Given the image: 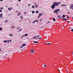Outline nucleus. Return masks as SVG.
Returning <instances> with one entry per match:
<instances>
[{"label":"nucleus","instance_id":"obj_28","mask_svg":"<svg viewBox=\"0 0 73 73\" xmlns=\"http://www.w3.org/2000/svg\"><path fill=\"white\" fill-rule=\"evenodd\" d=\"M22 29H20L19 31V32H20V31H21V30H22Z\"/></svg>","mask_w":73,"mask_h":73},{"label":"nucleus","instance_id":"obj_27","mask_svg":"<svg viewBox=\"0 0 73 73\" xmlns=\"http://www.w3.org/2000/svg\"><path fill=\"white\" fill-rule=\"evenodd\" d=\"M60 17V15H59L57 16V17Z\"/></svg>","mask_w":73,"mask_h":73},{"label":"nucleus","instance_id":"obj_42","mask_svg":"<svg viewBox=\"0 0 73 73\" xmlns=\"http://www.w3.org/2000/svg\"><path fill=\"white\" fill-rule=\"evenodd\" d=\"M28 6H31V4H28Z\"/></svg>","mask_w":73,"mask_h":73},{"label":"nucleus","instance_id":"obj_10","mask_svg":"<svg viewBox=\"0 0 73 73\" xmlns=\"http://www.w3.org/2000/svg\"><path fill=\"white\" fill-rule=\"evenodd\" d=\"M28 36V34H25V35L23 36V37H25V36Z\"/></svg>","mask_w":73,"mask_h":73},{"label":"nucleus","instance_id":"obj_44","mask_svg":"<svg viewBox=\"0 0 73 73\" xmlns=\"http://www.w3.org/2000/svg\"><path fill=\"white\" fill-rule=\"evenodd\" d=\"M56 15H58V13H56Z\"/></svg>","mask_w":73,"mask_h":73},{"label":"nucleus","instance_id":"obj_50","mask_svg":"<svg viewBox=\"0 0 73 73\" xmlns=\"http://www.w3.org/2000/svg\"><path fill=\"white\" fill-rule=\"evenodd\" d=\"M10 42H11V41H12V40H10Z\"/></svg>","mask_w":73,"mask_h":73},{"label":"nucleus","instance_id":"obj_15","mask_svg":"<svg viewBox=\"0 0 73 73\" xmlns=\"http://www.w3.org/2000/svg\"><path fill=\"white\" fill-rule=\"evenodd\" d=\"M3 42H5V43H6L7 42V40L6 41L5 40L3 41Z\"/></svg>","mask_w":73,"mask_h":73},{"label":"nucleus","instance_id":"obj_64","mask_svg":"<svg viewBox=\"0 0 73 73\" xmlns=\"http://www.w3.org/2000/svg\"><path fill=\"white\" fill-rule=\"evenodd\" d=\"M71 53H73V52H71Z\"/></svg>","mask_w":73,"mask_h":73},{"label":"nucleus","instance_id":"obj_26","mask_svg":"<svg viewBox=\"0 0 73 73\" xmlns=\"http://www.w3.org/2000/svg\"><path fill=\"white\" fill-rule=\"evenodd\" d=\"M35 13H38V11H36V12H35Z\"/></svg>","mask_w":73,"mask_h":73},{"label":"nucleus","instance_id":"obj_20","mask_svg":"<svg viewBox=\"0 0 73 73\" xmlns=\"http://www.w3.org/2000/svg\"><path fill=\"white\" fill-rule=\"evenodd\" d=\"M8 9L9 11H11V8H10V7Z\"/></svg>","mask_w":73,"mask_h":73},{"label":"nucleus","instance_id":"obj_40","mask_svg":"<svg viewBox=\"0 0 73 73\" xmlns=\"http://www.w3.org/2000/svg\"><path fill=\"white\" fill-rule=\"evenodd\" d=\"M69 16H68V17H67V19H69Z\"/></svg>","mask_w":73,"mask_h":73},{"label":"nucleus","instance_id":"obj_56","mask_svg":"<svg viewBox=\"0 0 73 73\" xmlns=\"http://www.w3.org/2000/svg\"><path fill=\"white\" fill-rule=\"evenodd\" d=\"M6 7H7V5H6Z\"/></svg>","mask_w":73,"mask_h":73},{"label":"nucleus","instance_id":"obj_29","mask_svg":"<svg viewBox=\"0 0 73 73\" xmlns=\"http://www.w3.org/2000/svg\"><path fill=\"white\" fill-rule=\"evenodd\" d=\"M21 19H23V16H21Z\"/></svg>","mask_w":73,"mask_h":73},{"label":"nucleus","instance_id":"obj_34","mask_svg":"<svg viewBox=\"0 0 73 73\" xmlns=\"http://www.w3.org/2000/svg\"><path fill=\"white\" fill-rule=\"evenodd\" d=\"M40 21H42V19H40Z\"/></svg>","mask_w":73,"mask_h":73},{"label":"nucleus","instance_id":"obj_46","mask_svg":"<svg viewBox=\"0 0 73 73\" xmlns=\"http://www.w3.org/2000/svg\"><path fill=\"white\" fill-rule=\"evenodd\" d=\"M61 19V17H60L59 18H58L59 19Z\"/></svg>","mask_w":73,"mask_h":73},{"label":"nucleus","instance_id":"obj_24","mask_svg":"<svg viewBox=\"0 0 73 73\" xmlns=\"http://www.w3.org/2000/svg\"><path fill=\"white\" fill-rule=\"evenodd\" d=\"M36 36H34V37H33V39L35 38H36Z\"/></svg>","mask_w":73,"mask_h":73},{"label":"nucleus","instance_id":"obj_1","mask_svg":"<svg viewBox=\"0 0 73 73\" xmlns=\"http://www.w3.org/2000/svg\"><path fill=\"white\" fill-rule=\"evenodd\" d=\"M60 4H61V2H54L53 5L55 6H58V5H60Z\"/></svg>","mask_w":73,"mask_h":73},{"label":"nucleus","instance_id":"obj_45","mask_svg":"<svg viewBox=\"0 0 73 73\" xmlns=\"http://www.w3.org/2000/svg\"><path fill=\"white\" fill-rule=\"evenodd\" d=\"M69 22H70V21H67V23H69Z\"/></svg>","mask_w":73,"mask_h":73},{"label":"nucleus","instance_id":"obj_53","mask_svg":"<svg viewBox=\"0 0 73 73\" xmlns=\"http://www.w3.org/2000/svg\"><path fill=\"white\" fill-rule=\"evenodd\" d=\"M38 18H40V17L39 16H38Z\"/></svg>","mask_w":73,"mask_h":73},{"label":"nucleus","instance_id":"obj_39","mask_svg":"<svg viewBox=\"0 0 73 73\" xmlns=\"http://www.w3.org/2000/svg\"><path fill=\"white\" fill-rule=\"evenodd\" d=\"M9 41L8 40V41H7V43H9Z\"/></svg>","mask_w":73,"mask_h":73},{"label":"nucleus","instance_id":"obj_33","mask_svg":"<svg viewBox=\"0 0 73 73\" xmlns=\"http://www.w3.org/2000/svg\"><path fill=\"white\" fill-rule=\"evenodd\" d=\"M35 22H36V20L35 21H34L33 22V23H35Z\"/></svg>","mask_w":73,"mask_h":73},{"label":"nucleus","instance_id":"obj_62","mask_svg":"<svg viewBox=\"0 0 73 73\" xmlns=\"http://www.w3.org/2000/svg\"><path fill=\"white\" fill-rule=\"evenodd\" d=\"M48 23H49V22H48Z\"/></svg>","mask_w":73,"mask_h":73},{"label":"nucleus","instance_id":"obj_16","mask_svg":"<svg viewBox=\"0 0 73 73\" xmlns=\"http://www.w3.org/2000/svg\"><path fill=\"white\" fill-rule=\"evenodd\" d=\"M56 10L57 11V12H58L59 11H60V9H56Z\"/></svg>","mask_w":73,"mask_h":73},{"label":"nucleus","instance_id":"obj_22","mask_svg":"<svg viewBox=\"0 0 73 73\" xmlns=\"http://www.w3.org/2000/svg\"><path fill=\"white\" fill-rule=\"evenodd\" d=\"M35 39L37 40V39H38V38H37V36H36V37H35Z\"/></svg>","mask_w":73,"mask_h":73},{"label":"nucleus","instance_id":"obj_14","mask_svg":"<svg viewBox=\"0 0 73 73\" xmlns=\"http://www.w3.org/2000/svg\"><path fill=\"white\" fill-rule=\"evenodd\" d=\"M26 46V44H24L22 45V46Z\"/></svg>","mask_w":73,"mask_h":73},{"label":"nucleus","instance_id":"obj_2","mask_svg":"<svg viewBox=\"0 0 73 73\" xmlns=\"http://www.w3.org/2000/svg\"><path fill=\"white\" fill-rule=\"evenodd\" d=\"M51 8H52V9H54L55 8V6H54L53 5H52L51 6Z\"/></svg>","mask_w":73,"mask_h":73},{"label":"nucleus","instance_id":"obj_8","mask_svg":"<svg viewBox=\"0 0 73 73\" xmlns=\"http://www.w3.org/2000/svg\"><path fill=\"white\" fill-rule=\"evenodd\" d=\"M63 21H67V19H65V18H63Z\"/></svg>","mask_w":73,"mask_h":73},{"label":"nucleus","instance_id":"obj_58","mask_svg":"<svg viewBox=\"0 0 73 73\" xmlns=\"http://www.w3.org/2000/svg\"><path fill=\"white\" fill-rule=\"evenodd\" d=\"M11 9H12V7H11Z\"/></svg>","mask_w":73,"mask_h":73},{"label":"nucleus","instance_id":"obj_23","mask_svg":"<svg viewBox=\"0 0 73 73\" xmlns=\"http://www.w3.org/2000/svg\"><path fill=\"white\" fill-rule=\"evenodd\" d=\"M36 22V23H38V21H37V20H35Z\"/></svg>","mask_w":73,"mask_h":73},{"label":"nucleus","instance_id":"obj_17","mask_svg":"<svg viewBox=\"0 0 73 73\" xmlns=\"http://www.w3.org/2000/svg\"><path fill=\"white\" fill-rule=\"evenodd\" d=\"M52 20H54V21H55V20H56V19H54V18H53L52 19Z\"/></svg>","mask_w":73,"mask_h":73},{"label":"nucleus","instance_id":"obj_47","mask_svg":"<svg viewBox=\"0 0 73 73\" xmlns=\"http://www.w3.org/2000/svg\"><path fill=\"white\" fill-rule=\"evenodd\" d=\"M23 48V46H21V48Z\"/></svg>","mask_w":73,"mask_h":73},{"label":"nucleus","instance_id":"obj_11","mask_svg":"<svg viewBox=\"0 0 73 73\" xmlns=\"http://www.w3.org/2000/svg\"><path fill=\"white\" fill-rule=\"evenodd\" d=\"M65 16H66V15H63L62 16V17L63 18H64V17H65Z\"/></svg>","mask_w":73,"mask_h":73},{"label":"nucleus","instance_id":"obj_6","mask_svg":"<svg viewBox=\"0 0 73 73\" xmlns=\"http://www.w3.org/2000/svg\"><path fill=\"white\" fill-rule=\"evenodd\" d=\"M21 15V13L19 12H18L17 14L18 16H20Z\"/></svg>","mask_w":73,"mask_h":73},{"label":"nucleus","instance_id":"obj_9","mask_svg":"<svg viewBox=\"0 0 73 73\" xmlns=\"http://www.w3.org/2000/svg\"><path fill=\"white\" fill-rule=\"evenodd\" d=\"M39 42H37V41H34L33 42L34 43H38Z\"/></svg>","mask_w":73,"mask_h":73},{"label":"nucleus","instance_id":"obj_52","mask_svg":"<svg viewBox=\"0 0 73 73\" xmlns=\"http://www.w3.org/2000/svg\"><path fill=\"white\" fill-rule=\"evenodd\" d=\"M1 49L0 48V52H1Z\"/></svg>","mask_w":73,"mask_h":73},{"label":"nucleus","instance_id":"obj_49","mask_svg":"<svg viewBox=\"0 0 73 73\" xmlns=\"http://www.w3.org/2000/svg\"><path fill=\"white\" fill-rule=\"evenodd\" d=\"M19 1H20L21 0H18Z\"/></svg>","mask_w":73,"mask_h":73},{"label":"nucleus","instance_id":"obj_5","mask_svg":"<svg viewBox=\"0 0 73 73\" xmlns=\"http://www.w3.org/2000/svg\"><path fill=\"white\" fill-rule=\"evenodd\" d=\"M34 50L33 49H32L31 50V53H34Z\"/></svg>","mask_w":73,"mask_h":73},{"label":"nucleus","instance_id":"obj_3","mask_svg":"<svg viewBox=\"0 0 73 73\" xmlns=\"http://www.w3.org/2000/svg\"><path fill=\"white\" fill-rule=\"evenodd\" d=\"M37 37L39 39V40H40V39H41V36H40V35H38Z\"/></svg>","mask_w":73,"mask_h":73},{"label":"nucleus","instance_id":"obj_12","mask_svg":"<svg viewBox=\"0 0 73 73\" xmlns=\"http://www.w3.org/2000/svg\"><path fill=\"white\" fill-rule=\"evenodd\" d=\"M3 14H0V17H2V18H3Z\"/></svg>","mask_w":73,"mask_h":73},{"label":"nucleus","instance_id":"obj_36","mask_svg":"<svg viewBox=\"0 0 73 73\" xmlns=\"http://www.w3.org/2000/svg\"><path fill=\"white\" fill-rule=\"evenodd\" d=\"M15 26H13V27H11V28H15Z\"/></svg>","mask_w":73,"mask_h":73},{"label":"nucleus","instance_id":"obj_4","mask_svg":"<svg viewBox=\"0 0 73 73\" xmlns=\"http://www.w3.org/2000/svg\"><path fill=\"white\" fill-rule=\"evenodd\" d=\"M58 11L56 9L55 10L54 12V13H57Z\"/></svg>","mask_w":73,"mask_h":73},{"label":"nucleus","instance_id":"obj_54","mask_svg":"<svg viewBox=\"0 0 73 73\" xmlns=\"http://www.w3.org/2000/svg\"><path fill=\"white\" fill-rule=\"evenodd\" d=\"M21 50V51H23V50Z\"/></svg>","mask_w":73,"mask_h":73},{"label":"nucleus","instance_id":"obj_63","mask_svg":"<svg viewBox=\"0 0 73 73\" xmlns=\"http://www.w3.org/2000/svg\"><path fill=\"white\" fill-rule=\"evenodd\" d=\"M72 19H73V17L72 18Z\"/></svg>","mask_w":73,"mask_h":73},{"label":"nucleus","instance_id":"obj_60","mask_svg":"<svg viewBox=\"0 0 73 73\" xmlns=\"http://www.w3.org/2000/svg\"><path fill=\"white\" fill-rule=\"evenodd\" d=\"M5 56H6V55H7V54H5Z\"/></svg>","mask_w":73,"mask_h":73},{"label":"nucleus","instance_id":"obj_35","mask_svg":"<svg viewBox=\"0 0 73 73\" xmlns=\"http://www.w3.org/2000/svg\"><path fill=\"white\" fill-rule=\"evenodd\" d=\"M46 65L44 64V67H46Z\"/></svg>","mask_w":73,"mask_h":73},{"label":"nucleus","instance_id":"obj_32","mask_svg":"<svg viewBox=\"0 0 73 73\" xmlns=\"http://www.w3.org/2000/svg\"><path fill=\"white\" fill-rule=\"evenodd\" d=\"M1 9H3V7H1Z\"/></svg>","mask_w":73,"mask_h":73},{"label":"nucleus","instance_id":"obj_31","mask_svg":"<svg viewBox=\"0 0 73 73\" xmlns=\"http://www.w3.org/2000/svg\"><path fill=\"white\" fill-rule=\"evenodd\" d=\"M47 44H51L50 43H47Z\"/></svg>","mask_w":73,"mask_h":73},{"label":"nucleus","instance_id":"obj_43","mask_svg":"<svg viewBox=\"0 0 73 73\" xmlns=\"http://www.w3.org/2000/svg\"><path fill=\"white\" fill-rule=\"evenodd\" d=\"M10 36H12V34H11L10 35Z\"/></svg>","mask_w":73,"mask_h":73},{"label":"nucleus","instance_id":"obj_61","mask_svg":"<svg viewBox=\"0 0 73 73\" xmlns=\"http://www.w3.org/2000/svg\"><path fill=\"white\" fill-rule=\"evenodd\" d=\"M72 9H73V7L72 8Z\"/></svg>","mask_w":73,"mask_h":73},{"label":"nucleus","instance_id":"obj_30","mask_svg":"<svg viewBox=\"0 0 73 73\" xmlns=\"http://www.w3.org/2000/svg\"><path fill=\"white\" fill-rule=\"evenodd\" d=\"M32 8H35V6H32Z\"/></svg>","mask_w":73,"mask_h":73},{"label":"nucleus","instance_id":"obj_48","mask_svg":"<svg viewBox=\"0 0 73 73\" xmlns=\"http://www.w3.org/2000/svg\"><path fill=\"white\" fill-rule=\"evenodd\" d=\"M0 1H3V0H0Z\"/></svg>","mask_w":73,"mask_h":73},{"label":"nucleus","instance_id":"obj_13","mask_svg":"<svg viewBox=\"0 0 73 73\" xmlns=\"http://www.w3.org/2000/svg\"><path fill=\"white\" fill-rule=\"evenodd\" d=\"M61 6H62V7H65V6H67V5H61Z\"/></svg>","mask_w":73,"mask_h":73},{"label":"nucleus","instance_id":"obj_21","mask_svg":"<svg viewBox=\"0 0 73 73\" xmlns=\"http://www.w3.org/2000/svg\"><path fill=\"white\" fill-rule=\"evenodd\" d=\"M42 15V14H39V16H41V15Z\"/></svg>","mask_w":73,"mask_h":73},{"label":"nucleus","instance_id":"obj_37","mask_svg":"<svg viewBox=\"0 0 73 73\" xmlns=\"http://www.w3.org/2000/svg\"><path fill=\"white\" fill-rule=\"evenodd\" d=\"M67 13H68V14H70V13L69 12H68Z\"/></svg>","mask_w":73,"mask_h":73},{"label":"nucleus","instance_id":"obj_7","mask_svg":"<svg viewBox=\"0 0 73 73\" xmlns=\"http://www.w3.org/2000/svg\"><path fill=\"white\" fill-rule=\"evenodd\" d=\"M73 7V4H71L70 5V9L72 8V7Z\"/></svg>","mask_w":73,"mask_h":73},{"label":"nucleus","instance_id":"obj_18","mask_svg":"<svg viewBox=\"0 0 73 73\" xmlns=\"http://www.w3.org/2000/svg\"><path fill=\"white\" fill-rule=\"evenodd\" d=\"M35 8H37V7H38V5H37L36 6H35Z\"/></svg>","mask_w":73,"mask_h":73},{"label":"nucleus","instance_id":"obj_59","mask_svg":"<svg viewBox=\"0 0 73 73\" xmlns=\"http://www.w3.org/2000/svg\"><path fill=\"white\" fill-rule=\"evenodd\" d=\"M16 12H17V11H16Z\"/></svg>","mask_w":73,"mask_h":73},{"label":"nucleus","instance_id":"obj_38","mask_svg":"<svg viewBox=\"0 0 73 73\" xmlns=\"http://www.w3.org/2000/svg\"><path fill=\"white\" fill-rule=\"evenodd\" d=\"M0 12H2V10H0Z\"/></svg>","mask_w":73,"mask_h":73},{"label":"nucleus","instance_id":"obj_57","mask_svg":"<svg viewBox=\"0 0 73 73\" xmlns=\"http://www.w3.org/2000/svg\"><path fill=\"white\" fill-rule=\"evenodd\" d=\"M46 44H48V43H46Z\"/></svg>","mask_w":73,"mask_h":73},{"label":"nucleus","instance_id":"obj_55","mask_svg":"<svg viewBox=\"0 0 73 73\" xmlns=\"http://www.w3.org/2000/svg\"><path fill=\"white\" fill-rule=\"evenodd\" d=\"M25 13H26V12H25Z\"/></svg>","mask_w":73,"mask_h":73},{"label":"nucleus","instance_id":"obj_19","mask_svg":"<svg viewBox=\"0 0 73 73\" xmlns=\"http://www.w3.org/2000/svg\"><path fill=\"white\" fill-rule=\"evenodd\" d=\"M3 30V29L1 27L0 28V31H2Z\"/></svg>","mask_w":73,"mask_h":73},{"label":"nucleus","instance_id":"obj_51","mask_svg":"<svg viewBox=\"0 0 73 73\" xmlns=\"http://www.w3.org/2000/svg\"><path fill=\"white\" fill-rule=\"evenodd\" d=\"M43 28V27H41V28Z\"/></svg>","mask_w":73,"mask_h":73},{"label":"nucleus","instance_id":"obj_25","mask_svg":"<svg viewBox=\"0 0 73 73\" xmlns=\"http://www.w3.org/2000/svg\"><path fill=\"white\" fill-rule=\"evenodd\" d=\"M35 13V11H32V13Z\"/></svg>","mask_w":73,"mask_h":73},{"label":"nucleus","instance_id":"obj_41","mask_svg":"<svg viewBox=\"0 0 73 73\" xmlns=\"http://www.w3.org/2000/svg\"><path fill=\"white\" fill-rule=\"evenodd\" d=\"M71 31H72V32H73V29H71Z\"/></svg>","mask_w":73,"mask_h":73}]
</instances>
